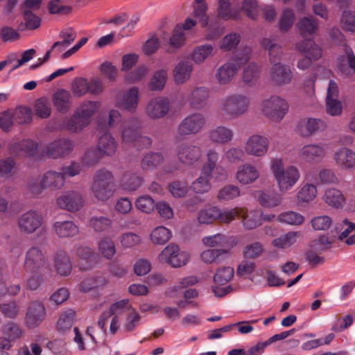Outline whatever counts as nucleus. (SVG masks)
<instances>
[{
    "label": "nucleus",
    "instance_id": "nucleus-33",
    "mask_svg": "<svg viewBox=\"0 0 355 355\" xmlns=\"http://www.w3.org/2000/svg\"><path fill=\"white\" fill-rule=\"evenodd\" d=\"M343 50L345 55L338 59V67L346 76L355 74V55L352 50L347 46H345Z\"/></svg>",
    "mask_w": 355,
    "mask_h": 355
},
{
    "label": "nucleus",
    "instance_id": "nucleus-41",
    "mask_svg": "<svg viewBox=\"0 0 355 355\" xmlns=\"http://www.w3.org/2000/svg\"><path fill=\"white\" fill-rule=\"evenodd\" d=\"M214 55V46L210 44H205L198 45L193 49L191 58L195 64H201Z\"/></svg>",
    "mask_w": 355,
    "mask_h": 355
},
{
    "label": "nucleus",
    "instance_id": "nucleus-31",
    "mask_svg": "<svg viewBox=\"0 0 355 355\" xmlns=\"http://www.w3.org/2000/svg\"><path fill=\"white\" fill-rule=\"evenodd\" d=\"M118 144L109 132L103 134L98 139L97 149L102 156H112L117 150Z\"/></svg>",
    "mask_w": 355,
    "mask_h": 355
},
{
    "label": "nucleus",
    "instance_id": "nucleus-3",
    "mask_svg": "<svg viewBox=\"0 0 355 355\" xmlns=\"http://www.w3.org/2000/svg\"><path fill=\"white\" fill-rule=\"evenodd\" d=\"M250 100L248 96L234 93L220 100L218 113L225 121H230L245 114L249 110Z\"/></svg>",
    "mask_w": 355,
    "mask_h": 355
},
{
    "label": "nucleus",
    "instance_id": "nucleus-16",
    "mask_svg": "<svg viewBox=\"0 0 355 355\" xmlns=\"http://www.w3.org/2000/svg\"><path fill=\"white\" fill-rule=\"evenodd\" d=\"M178 159L185 166H193L198 162L202 157V148L192 143L183 142L176 148Z\"/></svg>",
    "mask_w": 355,
    "mask_h": 355
},
{
    "label": "nucleus",
    "instance_id": "nucleus-58",
    "mask_svg": "<svg viewBox=\"0 0 355 355\" xmlns=\"http://www.w3.org/2000/svg\"><path fill=\"white\" fill-rule=\"evenodd\" d=\"M135 204L140 211L150 214L155 208L156 203L150 196H141L136 199Z\"/></svg>",
    "mask_w": 355,
    "mask_h": 355
},
{
    "label": "nucleus",
    "instance_id": "nucleus-37",
    "mask_svg": "<svg viewBox=\"0 0 355 355\" xmlns=\"http://www.w3.org/2000/svg\"><path fill=\"white\" fill-rule=\"evenodd\" d=\"M300 232L289 231L272 241L273 247L279 250H286L294 245L300 239Z\"/></svg>",
    "mask_w": 355,
    "mask_h": 355
},
{
    "label": "nucleus",
    "instance_id": "nucleus-9",
    "mask_svg": "<svg viewBox=\"0 0 355 355\" xmlns=\"http://www.w3.org/2000/svg\"><path fill=\"white\" fill-rule=\"evenodd\" d=\"M74 148V142L69 138H58L41 146L40 155L44 157L58 159L70 155Z\"/></svg>",
    "mask_w": 355,
    "mask_h": 355
},
{
    "label": "nucleus",
    "instance_id": "nucleus-11",
    "mask_svg": "<svg viewBox=\"0 0 355 355\" xmlns=\"http://www.w3.org/2000/svg\"><path fill=\"white\" fill-rule=\"evenodd\" d=\"M328 153L329 145L327 143H309L300 149L298 157L306 163H319L326 157Z\"/></svg>",
    "mask_w": 355,
    "mask_h": 355
},
{
    "label": "nucleus",
    "instance_id": "nucleus-55",
    "mask_svg": "<svg viewBox=\"0 0 355 355\" xmlns=\"http://www.w3.org/2000/svg\"><path fill=\"white\" fill-rule=\"evenodd\" d=\"M168 190L173 197L180 198L187 194L189 187L185 181L175 180L168 184Z\"/></svg>",
    "mask_w": 355,
    "mask_h": 355
},
{
    "label": "nucleus",
    "instance_id": "nucleus-25",
    "mask_svg": "<svg viewBox=\"0 0 355 355\" xmlns=\"http://www.w3.org/2000/svg\"><path fill=\"white\" fill-rule=\"evenodd\" d=\"M207 135L211 143L216 145H225L232 141L234 134L232 128L219 125L210 128L207 131Z\"/></svg>",
    "mask_w": 355,
    "mask_h": 355
},
{
    "label": "nucleus",
    "instance_id": "nucleus-2",
    "mask_svg": "<svg viewBox=\"0 0 355 355\" xmlns=\"http://www.w3.org/2000/svg\"><path fill=\"white\" fill-rule=\"evenodd\" d=\"M270 170L276 183L277 188L281 193H286L291 190L299 182L301 173L295 165L285 166L282 158L275 157L270 161Z\"/></svg>",
    "mask_w": 355,
    "mask_h": 355
},
{
    "label": "nucleus",
    "instance_id": "nucleus-4",
    "mask_svg": "<svg viewBox=\"0 0 355 355\" xmlns=\"http://www.w3.org/2000/svg\"><path fill=\"white\" fill-rule=\"evenodd\" d=\"M91 191L98 200L110 198L115 192L112 173L105 168L97 170L93 175Z\"/></svg>",
    "mask_w": 355,
    "mask_h": 355
},
{
    "label": "nucleus",
    "instance_id": "nucleus-1",
    "mask_svg": "<svg viewBox=\"0 0 355 355\" xmlns=\"http://www.w3.org/2000/svg\"><path fill=\"white\" fill-rule=\"evenodd\" d=\"M260 44L268 51L271 64L268 74L271 82L277 87L289 85L293 80V73L289 65L280 62L283 55L282 46L271 37L261 39Z\"/></svg>",
    "mask_w": 355,
    "mask_h": 355
},
{
    "label": "nucleus",
    "instance_id": "nucleus-43",
    "mask_svg": "<svg viewBox=\"0 0 355 355\" xmlns=\"http://www.w3.org/2000/svg\"><path fill=\"white\" fill-rule=\"evenodd\" d=\"M55 268L61 276H67L71 273V263L65 252L59 251L55 254Z\"/></svg>",
    "mask_w": 355,
    "mask_h": 355
},
{
    "label": "nucleus",
    "instance_id": "nucleus-59",
    "mask_svg": "<svg viewBox=\"0 0 355 355\" xmlns=\"http://www.w3.org/2000/svg\"><path fill=\"white\" fill-rule=\"evenodd\" d=\"M2 332L10 342L15 341L22 336L23 331L15 322H8L2 327Z\"/></svg>",
    "mask_w": 355,
    "mask_h": 355
},
{
    "label": "nucleus",
    "instance_id": "nucleus-50",
    "mask_svg": "<svg viewBox=\"0 0 355 355\" xmlns=\"http://www.w3.org/2000/svg\"><path fill=\"white\" fill-rule=\"evenodd\" d=\"M171 236L170 230L164 226H158L151 232L150 240L154 244L164 245L171 239Z\"/></svg>",
    "mask_w": 355,
    "mask_h": 355
},
{
    "label": "nucleus",
    "instance_id": "nucleus-7",
    "mask_svg": "<svg viewBox=\"0 0 355 355\" xmlns=\"http://www.w3.org/2000/svg\"><path fill=\"white\" fill-rule=\"evenodd\" d=\"M288 101L278 95H272L262 101L261 103L262 114L274 122L281 121L288 113Z\"/></svg>",
    "mask_w": 355,
    "mask_h": 355
},
{
    "label": "nucleus",
    "instance_id": "nucleus-14",
    "mask_svg": "<svg viewBox=\"0 0 355 355\" xmlns=\"http://www.w3.org/2000/svg\"><path fill=\"white\" fill-rule=\"evenodd\" d=\"M139 103V89L135 86L119 92L114 98L116 107L131 114L137 111Z\"/></svg>",
    "mask_w": 355,
    "mask_h": 355
},
{
    "label": "nucleus",
    "instance_id": "nucleus-53",
    "mask_svg": "<svg viewBox=\"0 0 355 355\" xmlns=\"http://www.w3.org/2000/svg\"><path fill=\"white\" fill-rule=\"evenodd\" d=\"M259 77V67L254 63H250L243 69V80L249 85H253Z\"/></svg>",
    "mask_w": 355,
    "mask_h": 355
},
{
    "label": "nucleus",
    "instance_id": "nucleus-22",
    "mask_svg": "<svg viewBox=\"0 0 355 355\" xmlns=\"http://www.w3.org/2000/svg\"><path fill=\"white\" fill-rule=\"evenodd\" d=\"M335 165L342 171L355 169V150L343 146L338 148L333 154Z\"/></svg>",
    "mask_w": 355,
    "mask_h": 355
},
{
    "label": "nucleus",
    "instance_id": "nucleus-36",
    "mask_svg": "<svg viewBox=\"0 0 355 355\" xmlns=\"http://www.w3.org/2000/svg\"><path fill=\"white\" fill-rule=\"evenodd\" d=\"M76 255L78 259V265L82 270H86L93 267L95 260V253L89 247L79 246L76 249Z\"/></svg>",
    "mask_w": 355,
    "mask_h": 355
},
{
    "label": "nucleus",
    "instance_id": "nucleus-61",
    "mask_svg": "<svg viewBox=\"0 0 355 355\" xmlns=\"http://www.w3.org/2000/svg\"><path fill=\"white\" fill-rule=\"evenodd\" d=\"M297 26L302 35H311L317 31L318 23L312 18L304 17L298 22Z\"/></svg>",
    "mask_w": 355,
    "mask_h": 355
},
{
    "label": "nucleus",
    "instance_id": "nucleus-64",
    "mask_svg": "<svg viewBox=\"0 0 355 355\" xmlns=\"http://www.w3.org/2000/svg\"><path fill=\"white\" fill-rule=\"evenodd\" d=\"M340 23L345 31L355 33V11H344Z\"/></svg>",
    "mask_w": 355,
    "mask_h": 355
},
{
    "label": "nucleus",
    "instance_id": "nucleus-10",
    "mask_svg": "<svg viewBox=\"0 0 355 355\" xmlns=\"http://www.w3.org/2000/svg\"><path fill=\"white\" fill-rule=\"evenodd\" d=\"M190 259L188 252L181 250L175 245H168L165 247L158 256V260L161 263L170 265L173 268H180L185 266Z\"/></svg>",
    "mask_w": 355,
    "mask_h": 355
},
{
    "label": "nucleus",
    "instance_id": "nucleus-35",
    "mask_svg": "<svg viewBox=\"0 0 355 355\" xmlns=\"http://www.w3.org/2000/svg\"><path fill=\"white\" fill-rule=\"evenodd\" d=\"M88 125L89 123L81 116H76V112L75 111L72 116L67 117L60 123L59 128L71 132L78 133Z\"/></svg>",
    "mask_w": 355,
    "mask_h": 355
},
{
    "label": "nucleus",
    "instance_id": "nucleus-48",
    "mask_svg": "<svg viewBox=\"0 0 355 355\" xmlns=\"http://www.w3.org/2000/svg\"><path fill=\"white\" fill-rule=\"evenodd\" d=\"M142 182V178L139 176L135 174L126 173L121 178L119 186L125 191H134L141 187Z\"/></svg>",
    "mask_w": 355,
    "mask_h": 355
},
{
    "label": "nucleus",
    "instance_id": "nucleus-63",
    "mask_svg": "<svg viewBox=\"0 0 355 355\" xmlns=\"http://www.w3.org/2000/svg\"><path fill=\"white\" fill-rule=\"evenodd\" d=\"M149 71L146 65H139L135 70L129 72L125 76V79L130 83H136L146 77Z\"/></svg>",
    "mask_w": 355,
    "mask_h": 355
},
{
    "label": "nucleus",
    "instance_id": "nucleus-19",
    "mask_svg": "<svg viewBox=\"0 0 355 355\" xmlns=\"http://www.w3.org/2000/svg\"><path fill=\"white\" fill-rule=\"evenodd\" d=\"M10 152L20 157H27L33 159L44 158L40 155L41 146L32 139H23L13 142L10 146Z\"/></svg>",
    "mask_w": 355,
    "mask_h": 355
},
{
    "label": "nucleus",
    "instance_id": "nucleus-6",
    "mask_svg": "<svg viewBox=\"0 0 355 355\" xmlns=\"http://www.w3.org/2000/svg\"><path fill=\"white\" fill-rule=\"evenodd\" d=\"M252 50L249 47L243 49L242 57L239 55L236 58V64L232 61L226 62L220 65L214 74L216 82L220 85H227L230 84L235 78L240 65L245 63L250 59Z\"/></svg>",
    "mask_w": 355,
    "mask_h": 355
},
{
    "label": "nucleus",
    "instance_id": "nucleus-29",
    "mask_svg": "<svg viewBox=\"0 0 355 355\" xmlns=\"http://www.w3.org/2000/svg\"><path fill=\"white\" fill-rule=\"evenodd\" d=\"M193 69V64L187 60H182L174 67L172 74L175 85H181L187 82Z\"/></svg>",
    "mask_w": 355,
    "mask_h": 355
},
{
    "label": "nucleus",
    "instance_id": "nucleus-28",
    "mask_svg": "<svg viewBox=\"0 0 355 355\" xmlns=\"http://www.w3.org/2000/svg\"><path fill=\"white\" fill-rule=\"evenodd\" d=\"M209 96V90L207 87H196L189 91L184 96V101L189 103L193 109L202 108Z\"/></svg>",
    "mask_w": 355,
    "mask_h": 355
},
{
    "label": "nucleus",
    "instance_id": "nucleus-42",
    "mask_svg": "<svg viewBox=\"0 0 355 355\" xmlns=\"http://www.w3.org/2000/svg\"><path fill=\"white\" fill-rule=\"evenodd\" d=\"M101 103L94 101H84L76 108V116H81L87 123H89L90 118L99 110Z\"/></svg>",
    "mask_w": 355,
    "mask_h": 355
},
{
    "label": "nucleus",
    "instance_id": "nucleus-17",
    "mask_svg": "<svg viewBox=\"0 0 355 355\" xmlns=\"http://www.w3.org/2000/svg\"><path fill=\"white\" fill-rule=\"evenodd\" d=\"M46 316V309L44 304L37 300L31 302L26 311L24 324L29 329H33L39 327Z\"/></svg>",
    "mask_w": 355,
    "mask_h": 355
},
{
    "label": "nucleus",
    "instance_id": "nucleus-51",
    "mask_svg": "<svg viewBox=\"0 0 355 355\" xmlns=\"http://www.w3.org/2000/svg\"><path fill=\"white\" fill-rule=\"evenodd\" d=\"M303 215L293 211H288L280 214L277 216V220L280 223L290 225H300L304 222Z\"/></svg>",
    "mask_w": 355,
    "mask_h": 355
},
{
    "label": "nucleus",
    "instance_id": "nucleus-23",
    "mask_svg": "<svg viewBox=\"0 0 355 355\" xmlns=\"http://www.w3.org/2000/svg\"><path fill=\"white\" fill-rule=\"evenodd\" d=\"M132 308L133 307L130 304L129 300L127 299H123L113 303L110 306L109 310L104 311L101 314L98 321V326L103 331L105 332V324L109 318L112 315H118V317H121V315L125 313L128 314Z\"/></svg>",
    "mask_w": 355,
    "mask_h": 355
},
{
    "label": "nucleus",
    "instance_id": "nucleus-13",
    "mask_svg": "<svg viewBox=\"0 0 355 355\" xmlns=\"http://www.w3.org/2000/svg\"><path fill=\"white\" fill-rule=\"evenodd\" d=\"M206 125L204 114L195 112L187 115L178 125V134L180 136L195 135L202 131Z\"/></svg>",
    "mask_w": 355,
    "mask_h": 355
},
{
    "label": "nucleus",
    "instance_id": "nucleus-60",
    "mask_svg": "<svg viewBox=\"0 0 355 355\" xmlns=\"http://www.w3.org/2000/svg\"><path fill=\"white\" fill-rule=\"evenodd\" d=\"M240 35L235 33L225 35L219 43V48L223 51L234 49L240 42Z\"/></svg>",
    "mask_w": 355,
    "mask_h": 355
},
{
    "label": "nucleus",
    "instance_id": "nucleus-34",
    "mask_svg": "<svg viewBox=\"0 0 355 355\" xmlns=\"http://www.w3.org/2000/svg\"><path fill=\"white\" fill-rule=\"evenodd\" d=\"M56 235L60 238H70L78 234V227L71 220H58L53 226Z\"/></svg>",
    "mask_w": 355,
    "mask_h": 355
},
{
    "label": "nucleus",
    "instance_id": "nucleus-5",
    "mask_svg": "<svg viewBox=\"0 0 355 355\" xmlns=\"http://www.w3.org/2000/svg\"><path fill=\"white\" fill-rule=\"evenodd\" d=\"M237 209H220L217 206H209L201 209L197 215L199 224L209 225L218 220L223 223H230L239 214Z\"/></svg>",
    "mask_w": 355,
    "mask_h": 355
},
{
    "label": "nucleus",
    "instance_id": "nucleus-47",
    "mask_svg": "<svg viewBox=\"0 0 355 355\" xmlns=\"http://www.w3.org/2000/svg\"><path fill=\"white\" fill-rule=\"evenodd\" d=\"M99 253L106 259L110 260L116 253V247L114 241L109 236L102 237L98 243Z\"/></svg>",
    "mask_w": 355,
    "mask_h": 355
},
{
    "label": "nucleus",
    "instance_id": "nucleus-32",
    "mask_svg": "<svg viewBox=\"0 0 355 355\" xmlns=\"http://www.w3.org/2000/svg\"><path fill=\"white\" fill-rule=\"evenodd\" d=\"M239 210V214L236 216L239 217L242 220V224L245 229L252 230L261 225V212L259 210H254L248 213L243 208L235 207Z\"/></svg>",
    "mask_w": 355,
    "mask_h": 355
},
{
    "label": "nucleus",
    "instance_id": "nucleus-49",
    "mask_svg": "<svg viewBox=\"0 0 355 355\" xmlns=\"http://www.w3.org/2000/svg\"><path fill=\"white\" fill-rule=\"evenodd\" d=\"M207 162L202 167V173L207 176H211L212 172L216 167L219 159V154L214 148L209 149L206 153Z\"/></svg>",
    "mask_w": 355,
    "mask_h": 355
},
{
    "label": "nucleus",
    "instance_id": "nucleus-44",
    "mask_svg": "<svg viewBox=\"0 0 355 355\" xmlns=\"http://www.w3.org/2000/svg\"><path fill=\"white\" fill-rule=\"evenodd\" d=\"M164 159L165 157L162 153L149 152L144 156L141 166L144 171H152L163 163Z\"/></svg>",
    "mask_w": 355,
    "mask_h": 355
},
{
    "label": "nucleus",
    "instance_id": "nucleus-21",
    "mask_svg": "<svg viewBox=\"0 0 355 355\" xmlns=\"http://www.w3.org/2000/svg\"><path fill=\"white\" fill-rule=\"evenodd\" d=\"M170 101L165 96H155L147 103L145 114L151 119L164 118L169 112Z\"/></svg>",
    "mask_w": 355,
    "mask_h": 355
},
{
    "label": "nucleus",
    "instance_id": "nucleus-30",
    "mask_svg": "<svg viewBox=\"0 0 355 355\" xmlns=\"http://www.w3.org/2000/svg\"><path fill=\"white\" fill-rule=\"evenodd\" d=\"M322 199L326 205L336 209H342L346 204L345 196L340 189L336 188L326 189Z\"/></svg>",
    "mask_w": 355,
    "mask_h": 355
},
{
    "label": "nucleus",
    "instance_id": "nucleus-12",
    "mask_svg": "<svg viewBox=\"0 0 355 355\" xmlns=\"http://www.w3.org/2000/svg\"><path fill=\"white\" fill-rule=\"evenodd\" d=\"M85 204L83 195L76 190H68L61 193L55 199L56 207L69 212L80 210Z\"/></svg>",
    "mask_w": 355,
    "mask_h": 355
},
{
    "label": "nucleus",
    "instance_id": "nucleus-8",
    "mask_svg": "<svg viewBox=\"0 0 355 355\" xmlns=\"http://www.w3.org/2000/svg\"><path fill=\"white\" fill-rule=\"evenodd\" d=\"M65 183L63 174L60 171L49 170L40 177L38 184L30 182L28 188L32 194L38 196L47 189L60 190Z\"/></svg>",
    "mask_w": 355,
    "mask_h": 355
},
{
    "label": "nucleus",
    "instance_id": "nucleus-20",
    "mask_svg": "<svg viewBox=\"0 0 355 355\" xmlns=\"http://www.w3.org/2000/svg\"><path fill=\"white\" fill-rule=\"evenodd\" d=\"M43 223V217L40 212L31 209L21 214L17 220L19 230L25 234L35 232Z\"/></svg>",
    "mask_w": 355,
    "mask_h": 355
},
{
    "label": "nucleus",
    "instance_id": "nucleus-46",
    "mask_svg": "<svg viewBox=\"0 0 355 355\" xmlns=\"http://www.w3.org/2000/svg\"><path fill=\"white\" fill-rule=\"evenodd\" d=\"M318 195L317 187L311 183L304 184L297 193L299 203H309L313 201Z\"/></svg>",
    "mask_w": 355,
    "mask_h": 355
},
{
    "label": "nucleus",
    "instance_id": "nucleus-54",
    "mask_svg": "<svg viewBox=\"0 0 355 355\" xmlns=\"http://www.w3.org/2000/svg\"><path fill=\"white\" fill-rule=\"evenodd\" d=\"M89 226L96 232L107 230L112 225V220L105 216H95L90 218Z\"/></svg>",
    "mask_w": 355,
    "mask_h": 355
},
{
    "label": "nucleus",
    "instance_id": "nucleus-39",
    "mask_svg": "<svg viewBox=\"0 0 355 355\" xmlns=\"http://www.w3.org/2000/svg\"><path fill=\"white\" fill-rule=\"evenodd\" d=\"M53 103L59 112H67L71 106V94L66 89H59L53 95Z\"/></svg>",
    "mask_w": 355,
    "mask_h": 355
},
{
    "label": "nucleus",
    "instance_id": "nucleus-18",
    "mask_svg": "<svg viewBox=\"0 0 355 355\" xmlns=\"http://www.w3.org/2000/svg\"><path fill=\"white\" fill-rule=\"evenodd\" d=\"M327 128V122L320 118L308 117L300 120L296 127V132L304 138L322 132Z\"/></svg>",
    "mask_w": 355,
    "mask_h": 355
},
{
    "label": "nucleus",
    "instance_id": "nucleus-27",
    "mask_svg": "<svg viewBox=\"0 0 355 355\" xmlns=\"http://www.w3.org/2000/svg\"><path fill=\"white\" fill-rule=\"evenodd\" d=\"M260 177L258 168L250 163L240 165L236 170L235 179L241 184L247 185L255 182Z\"/></svg>",
    "mask_w": 355,
    "mask_h": 355
},
{
    "label": "nucleus",
    "instance_id": "nucleus-57",
    "mask_svg": "<svg viewBox=\"0 0 355 355\" xmlns=\"http://www.w3.org/2000/svg\"><path fill=\"white\" fill-rule=\"evenodd\" d=\"M234 272V269L232 267L223 266L219 268L214 276V282L216 284L224 285L232 279Z\"/></svg>",
    "mask_w": 355,
    "mask_h": 355
},
{
    "label": "nucleus",
    "instance_id": "nucleus-52",
    "mask_svg": "<svg viewBox=\"0 0 355 355\" xmlns=\"http://www.w3.org/2000/svg\"><path fill=\"white\" fill-rule=\"evenodd\" d=\"M241 194V191L239 187L233 184H228L221 188L217 195V198L219 201H229L239 197Z\"/></svg>",
    "mask_w": 355,
    "mask_h": 355
},
{
    "label": "nucleus",
    "instance_id": "nucleus-40",
    "mask_svg": "<svg viewBox=\"0 0 355 355\" xmlns=\"http://www.w3.org/2000/svg\"><path fill=\"white\" fill-rule=\"evenodd\" d=\"M257 200L259 204L266 208H273L281 205L282 197L281 193L270 192L267 191H259L257 192Z\"/></svg>",
    "mask_w": 355,
    "mask_h": 355
},
{
    "label": "nucleus",
    "instance_id": "nucleus-38",
    "mask_svg": "<svg viewBox=\"0 0 355 355\" xmlns=\"http://www.w3.org/2000/svg\"><path fill=\"white\" fill-rule=\"evenodd\" d=\"M295 49L312 61L318 60L322 57L320 48L311 40H304L297 42Z\"/></svg>",
    "mask_w": 355,
    "mask_h": 355
},
{
    "label": "nucleus",
    "instance_id": "nucleus-26",
    "mask_svg": "<svg viewBox=\"0 0 355 355\" xmlns=\"http://www.w3.org/2000/svg\"><path fill=\"white\" fill-rule=\"evenodd\" d=\"M139 128L140 121L137 117H131L125 121L119 130L121 142L125 144H131L137 139Z\"/></svg>",
    "mask_w": 355,
    "mask_h": 355
},
{
    "label": "nucleus",
    "instance_id": "nucleus-45",
    "mask_svg": "<svg viewBox=\"0 0 355 355\" xmlns=\"http://www.w3.org/2000/svg\"><path fill=\"white\" fill-rule=\"evenodd\" d=\"M168 78V70L166 69H159L156 70L148 83V87L152 91L162 90L166 83Z\"/></svg>",
    "mask_w": 355,
    "mask_h": 355
},
{
    "label": "nucleus",
    "instance_id": "nucleus-62",
    "mask_svg": "<svg viewBox=\"0 0 355 355\" xmlns=\"http://www.w3.org/2000/svg\"><path fill=\"white\" fill-rule=\"evenodd\" d=\"M35 112L37 116L46 119L51 115V108L47 98H40L35 103Z\"/></svg>",
    "mask_w": 355,
    "mask_h": 355
},
{
    "label": "nucleus",
    "instance_id": "nucleus-24",
    "mask_svg": "<svg viewBox=\"0 0 355 355\" xmlns=\"http://www.w3.org/2000/svg\"><path fill=\"white\" fill-rule=\"evenodd\" d=\"M24 267L30 272H37L47 268L44 256L40 249L32 248L27 252Z\"/></svg>",
    "mask_w": 355,
    "mask_h": 355
},
{
    "label": "nucleus",
    "instance_id": "nucleus-15",
    "mask_svg": "<svg viewBox=\"0 0 355 355\" xmlns=\"http://www.w3.org/2000/svg\"><path fill=\"white\" fill-rule=\"evenodd\" d=\"M269 147V139L260 134L250 135L243 144L245 154L254 157H265L268 154Z\"/></svg>",
    "mask_w": 355,
    "mask_h": 355
},
{
    "label": "nucleus",
    "instance_id": "nucleus-56",
    "mask_svg": "<svg viewBox=\"0 0 355 355\" xmlns=\"http://www.w3.org/2000/svg\"><path fill=\"white\" fill-rule=\"evenodd\" d=\"M211 176H207L201 173L200 177L192 182L191 189L198 194L207 193L211 188L209 182Z\"/></svg>",
    "mask_w": 355,
    "mask_h": 355
}]
</instances>
